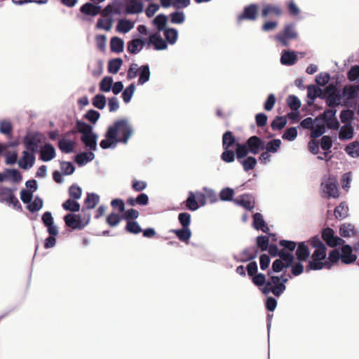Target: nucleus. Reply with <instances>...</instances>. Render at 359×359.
I'll use <instances>...</instances> for the list:
<instances>
[{
    "mask_svg": "<svg viewBox=\"0 0 359 359\" xmlns=\"http://www.w3.org/2000/svg\"><path fill=\"white\" fill-rule=\"evenodd\" d=\"M142 0H126V12L129 14H137L142 12Z\"/></svg>",
    "mask_w": 359,
    "mask_h": 359,
    "instance_id": "obj_21",
    "label": "nucleus"
},
{
    "mask_svg": "<svg viewBox=\"0 0 359 359\" xmlns=\"http://www.w3.org/2000/svg\"><path fill=\"white\" fill-rule=\"evenodd\" d=\"M76 130H72L67 133V135H74L79 132L82 135L92 133V126L83 121L78 120L76 123Z\"/></svg>",
    "mask_w": 359,
    "mask_h": 359,
    "instance_id": "obj_25",
    "label": "nucleus"
},
{
    "mask_svg": "<svg viewBox=\"0 0 359 359\" xmlns=\"http://www.w3.org/2000/svg\"><path fill=\"white\" fill-rule=\"evenodd\" d=\"M297 60L294 52L283 51L280 57V62L285 65H292Z\"/></svg>",
    "mask_w": 359,
    "mask_h": 359,
    "instance_id": "obj_34",
    "label": "nucleus"
},
{
    "mask_svg": "<svg viewBox=\"0 0 359 359\" xmlns=\"http://www.w3.org/2000/svg\"><path fill=\"white\" fill-rule=\"evenodd\" d=\"M62 206L67 211L79 212L80 210V204L73 198H69L65 201L62 203Z\"/></svg>",
    "mask_w": 359,
    "mask_h": 359,
    "instance_id": "obj_42",
    "label": "nucleus"
},
{
    "mask_svg": "<svg viewBox=\"0 0 359 359\" xmlns=\"http://www.w3.org/2000/svg\"><path fill=\"white\" fill-rule=\"evenodd\" d=\"M42 222L43 224L47 227L48 233L51 236H57L58 229L57 227L54 224L53 217L50 212H45L42 215Z\"/></svg>",
    "mask_w": 359,
    "mask_h": 359,
    "instance_id": "obj_15",
    "label": "nucleus"
},
{
    "mask_svg": "<svg viewBox=\"0 0 359 359\" xmlns=\"http://www.w3.org/2000/svg\"><path fill=\"white\" fill-rule=\"evenodd\" d=\"M144 41L141 39H135L128 43L127 50L132 54H137L144 46Z\"/></svg>",
    "mask_w": 359,
    "mask_h": 359,
    "instance_id": "obj_28",
    "label": "nucleus"
},
{
    "mask_svg": "<svg viewBox=\"0 0 359 359\" xmlns=\"http://www.w3.org/2000/svg\"><path fill=\"white\" fill-rule=\"evenodd\" d=\"M171 232L175 233L180 241L187 243H189L191 236V231L189 228L182 227L181 229H172Z\"/></svg>",
    "mask_w": 359,
    "mask_h": 359,
    "instance_id": "obj_31",
    "label": "nucleus"
},
{
    "mask_svg": "<svg viewBox=\"0 0 359 359\" xmlns=\"http://www.w3.org/2000/svg\"><path fill=\"white\" fill-rule=\"evenodd\" d=\"M135 84L131 83L123 90V92L122 93V97H123V101L126 103H128L130 101V100L133 95V93L135 92Z\"/></svg>",
    "mask_w": 359,
    "mask_h": 359,
    "instance_id": "obj_62",
    "label": "nucleus"
},
{
    "mask_svg": "<svg viewBox=\"0 0 359 359\" xmlns=\"http://www.w3.org/2000/svg\"><path fill=\"white\" fill-rule=\"evenodd\" d=\"M124 41L122 39L114 36L111 39L110 48L112 52L121 53L123 50Z\"/></svg>",
    "mask_w": 359,
    "mask_h": 359,
    "instance_id": "obj_36",
    "label": "nucleus"
},
{
    "mask_svg": "<svg viewBox=\"0 0 359 359\" xmlns=\"http://www.w3.org/2000/svg\"><path fill=\"white\" fill-rule=\"evenodd\" d=\"M348 208L345 202H341L339 205L334 209V215L337 219H344L348 216Z\"/></svg>",
    "mask_w": 359,
    "mask_h": 359,
    "instance_id": "obj_41",
    "label": "nucleus"
},
{
    "mask_svg": "<svg viewBox=\"0 0 359 359\" xmlns=\"http://www.w3.org/2000/svg\"><path fill=\"white\" fill-rule=\"evenodd\" d=\"M234 196V190L231 188H224L219 193V198L221 201H231Z\"/></svg>",
    "mask_w": 359,
    "mask_h": 359,
    "instance_id": "obj_60",
    "label": "nucleus"
},
{
    "mask_svg": "<svg viewBox=\"0 0 359 359\" xmlns=\"http://www.w3.org/2000/svg\"><path fill=\"white\" fill-rule=\"evenodd\" d=\"M95 158V155L93 152H89V153H87V152H82V153H80L79 154H77L76 156H75V162L79 165H83L85 164H86L87 163L93 161Z\"/></svg>",
    "mask_w": 359,
    "mask_h": 359,
    "instance_id": "obj_32",
    "label": "nucleus"
},
{
    "mask_svg": "<svg viewBox=\"0 0 359 359\" xmlns=\"http://www.w3.org/2000/svg\"><path fill=\"white\" fill-rule=\"evenodd\" d=\"M133 23L128 20H120L116 26V30L119 32L127 33L133 28Z\"/></svg>",
    "mask_w": 359,
    "mask_h": 359,
    "instance_id": "obj_45",
    "label": "nucleus"
},
{
    "mask_svg": "<svg viewBox=\"0 0 359 359\" xmlns=\"http://www.w3.org/2000/svg\"><path fill=\"white\" fill-rule=\"evenodd\" d=\"M358 86H345L342 90L341 99L344 98L343 105L349 106L350 102L355 99L358 95Z\"/></svg>",
    "mask_w": 359,
    "mask_h": 359,
    "instance_id": "obj_13",
    "label": "nucleus"
},
{
    "mask_svg": "<svg viewBox=\"0 0 359 359\" xmlns=\"http://www.w3.org/2000/svg\"><path fill=\"white\" fill-rule=\"evenodd\" d=\"M245 144L250 152L254 155L257 154L261 150H264L265 148L264 141L256 135L251 136L248 138Z\"/></svg>",
    "mask_w": 359,
    "mask_h": 359,
    "instance_id": "obj_11",
    "label": "nucleus"
},
{
    "mask_svg": "<svg viewBox=\"0 0 359 359\" xmlns=\"http://www.w3.org/2000/svg\"><path fill=\"white\" fill-rule=\"evenodd\" d=\"M80 11L85 15L95 16L100 13L101 6L94 5L91 3H86L81 7Z\"/></svg>",
    "mask_w": 359,
    "mask_h": 359,
    "instance_id": "obj_26",
    "label": "nucleus"
},
{
    "mask_svg": "<svg viewBox=\"0 0 359 359\" xmlns=\"http://www.w3.org/2000/svg\"><path fill=\"white\" fill-rule=\"evenodd\" d=\"M149 43H151L156 50H165L168 47L167 41L163 40L160 34L156 32L149 36Z\"/></svg>",
    "mask_w": 359,
    "mask_h": 359,
    "instance_id": "obj_22",
    "label": "nucleus"
},
{
    "mask_svg": "<svg viewBox=\"0 0 359 359\" xmlns=\"http://www.w3.org/2000/svg\"><path fill=\"white\" fill-rule=\"evenodd\" d=\"M185 205L187 209L191 211H195L199 208L194 192L189 191L188 198L185 201Z\"/></svg>",
    "mask_w": 359,
    "mask_h": 359,
    "instance_id": "obj_47",
    "label": "nucleus"
},
{
    "mask_svg": "<svg viewBox=\"0 0 359 359\" xmlns=\"http://www.w3.org/2000/svg\"><path fill=\"white\" fill-rule=\"evenodd\" d=\"M150 70L147 65H142L139 68V79L138 84L143 85L149 80Z\"/></svg>",
    "mask_w": 359,
    "mask_h": 359,
    "instance_id": "obj_33",
    "label": "nucleus"
},
{
    "mask_svg": "<svg viewBox=\"0 0 359 359\" xmlns=\"http://www.w3.org/2000/svg\"><path fill=\"white\" fill-rule=\"evenodd\" d=\"M113 79L110 76H105L100 83V89L103 92H109L111 90Z\"/></svg>",
    "mask_w": 359,
    "mask_h": 359,
    "instance_id": "obj_63",
    "label": "nucleus"
},
{
    "mask_svg": "<svg viewBox=\"0 0 359 359\" xmlns=\"http://www.w3.org/2000/svg\"><path fill=\"white\" fill-rule=\"evenodd\" d=\"M34 154L29 151H24L22 152V156L18 160V163L21 168L24 170H28L34 165Z\"/></svg>",
    "mask_w": 359,
    "mask_h": 359,
    "instance_id": "obj_14",
    "label": "nucleus"
},
{
    "mask_svg": "<svg viewBox=\"0 0 359 359\" xmlns=\"http://www.w3.org/2000/svg\"><path fill=\"white\" fill-rule=\"evenodd\" d=\"M236 146V155L238 161H239L250 153L246 144L237 143Z\"/></svg>",
    "mask_w": 359,
    "mask_h": 359,
    "instance_id": "obj_44",
    "label": "nucleus"
},
{
    "mask_svg": "<svg viewBox=\"0 0 359 359\" xmlns=\"http://www.w3.org/2000/svg\"><path fill=\"white\" fill-rule=\"evenodd\" d=\"M97 135L93 132L82 135L81 137V140L84 144L85 147L91 151H95L97 149Z\"/></svg>",
    "mask_w": 359,
    "mask_h": 359,
    "instance_id": "obj_20",
    "label": "nucleus"
},
{
    "mask_svg": "<svg viewBox=\"0 0 359 359\" xmlns=\"http://www.w3.org/2000/svg\"><path fill=\"white\" fill-rule=\"evenodd\" d=\"M278 256L280 258V259L284 262L285 268L292 266L294 261V256L291 253L285 252V250H281Z\"/></svg>",
    "mask_w": 359,
    "mask_h": 359,
    "instance_id": "obj_55",
    "label": "nucleus"
},
{
    "mask_svg": "<svg viewBox=\"0 0 359 359\" xmlns=\"http://www.w3.org/2000/svg\"><path fill=\"white\" fill-rule=\"evenodd\" d=\"M236 143V138L232 132L226 131L222 136V147L224 149H229Z\"/></svg>",
    "mask_w": 359,
    "mask_h": 359,
    "instance_id": "obj_37",
    "label": "nucleus"
},
{
    "mask_svg": "<svg viewBox=\"0 0 359 359\" xmlns=\"http://www.w3.org/2000/svg\"><path fill=\"white\" fill-rule=\"evenodd\" d=\"M287 104L292 111H297L301 107L299 99L295 95H289L287 98Z\"/></svg>",
    "mask_w": 359,
    "mask_h": 359,
    "instance_id": "obj_59",
    "label": "nucleus"
},
{
    "mask_svg": "<svg viewBox=\"0 0 359 359\" xmlns=\"http://www.w3.org/2000/svg\"><path fill=\"white\" fill-rule=\"evenodd\" d=\"M282 14V8L280 6L272 4L264 5L262 9V15L264 18H266L270 15H274L277 17H279Z\"/></svg>",
    "mask_w": 359,
    "mask_h": 359,
    "instance_id": "obj_19",
    "label": "nucleus"
},
{
    "mask_svg": "<svg viewBox=\"0 0 359 359\" xmlns=\"http://www.w3.org/2000/svg\"><path fill=\"white\" fill-rule=\"evenodd\" d=\"M92 103L95 107L103 109L106 105V97L102 94H97L93 98Z\"/></svg>",
    "mask_w": 359,
    "mask_h": 359,
    "instance_id": "obj_58",
    "label": "nucleus"
},
{
    "mask_svg": "<svg viewBox=\"0 0 359 359\" xmlns=\"http://www.w3.org/2000/svg\"><path fill=\"white\" fill-rule=\"evenodd\" d=\"M298 36L297 32L294 29V24H288L284 27L283 32L276 36V39L283 46H287L289 41L295 39Z\"/></svg>",
    "mask_w": 359,
    "mask_h": 359,
    "instance_id": "obj_8",
    "label": "nucleus"
},
{
    "mask_svg": "<svg viewBox=\"0 0 359 359\" xmlns=\"http://www.w3.org/2000/svg\"><path fill=\"white\" fill-rule=\"evenodd\" d=\"M122 216L118 213L111 212L106 218V223L111 227L116 226L121 221Z\"/></svg>",
    "mask_w": 359,
    "mask_h": 359,
    "instance_id": "obj_51",
    "label": "nucleus"
},
{
    "mask_svg": "<svg viewBox=\"0 0 359 359\" xmlns=\"http://www.w3.org/2000/svg\"><path fill=\"white\" fill-rule=\"evenodd\" d=\"M76 142L66 139H62L58 142V147L62 152L69 154L74 151Z\"/></svg>",
    "mask_w": 359,
    "mask_h": 359,
    "instance_id": "obj_30",
    "label": "nucleus"
},
{
    "mask_svg": "<svg viewBox=\"0 0 359 359\" xmlns=\"http://www.w3.org/2000/svg\"><path fill=\"white\" fill-rule=\"evenodd\" d=\"M125 231L133 234H137L142 232V228L136 221H128L125 227Z\"/></svg>",
    "mask_w": 359,
    "mask_h": 359,
    "instance_id": "obj_49",
    "label": "nucleus"
},
{
    "mask_svg": "<svg viewBox=\"0 0 359 359\" xmlns=\"http://www.w3.org/2000/svg\"><path fill=\"white\" fill-rule=\"evenodd\" d=\"M55 155V149L51 144H45L40 149V159L43 161H49L53 159Z\"/></svg>",
    "mask_w": 359,
    "mask_h": 359,
    "instance_id": "obj_18",
    "label": "nucleus"
},
{
    "mask_svg": "<svg viewBox=\"0 0 359 359\" xmlns=\"http://www.w3.org/2000/svg\"><path fill=\"white\" fill-rule=\"evenodd\" d=\"M259 7L255 4H251L244 8L242 13L238 15V22L243 20L254 21L257 18Z\"/></svg>",
    "mask_w": 359,
    "mask_h": 359,
    "instance_id": "obj_10",
    "label": "nucleus"
},
{
    "mask_svg": "<svg viewBox=\"0 0 359 359\" xmlns=\"http://www.w3.org/2000/svg\"><path fill=\"white\" fill-rule=\"evenodd\" d=\"M287 280L283 276H271L266 286L261 289V292L265 295L271 292L274 296L279 297L285 290V283Z\"/></svg>",
    "mask_w": 359,
    "mask_h": 359,
    "instance_id": "obj_2",
    "label": "nucleus"
},
{
    "mask_svg": "<svg viewBox=\"0 0 359 359\" xmlns=\"http://www.w3.org/2000/svg\"><path fill=\"white\" fill-rule=\"evenodd\" d=\"M100 196L96 194H88L84 201V204L87 209H93L99 203Z\"/></svg>",
    "mask_w": 359,
    "mask_h": 359,
    "instance_id": "obj_38",
    "label": "nucleus"
},
{
    "mask_svg": "<svg viewBox=\"0 0 359 359\" xmlns=\"http://www.w3.org/2000/svg\"><path fill=\"white\" fill-rule=\"evenodd\" d=\"M122 64L123 60L120 57L110 60L108 62V72L114 74L118 73Z\"/></svg>",
    "mask_w": 359,
    "mask_h": 359,
    "instance_id": "obj_40",
    "label": "nucleus"
},
{
    "mask_svg": "<svg viewBox=\"0 0 359 359\" xmlns=\"http://www.w3.org/2000/svg\"><path fill=\"white\" fill-rule=\"evenodd\" d=\"M82 194V189L76 184H73L69 188V195L70 198L78 200L81 198Z\"/></svg>",
    "mask_w": 359,
    "mask_h": 359,
    "instance_id": "obj_64",
    "label": "nucleus"
},
{
    "mask_svg": "<svg viewBox=\"0 0 359 359\" xmlns=\"http://www.w3.org/2000/svg\"><path fill=\"white\" fill-rule=\"evenodd\" d=\"M322 99H325L326 104L330 107L342 104L340 92L333 84H330L325 88Z\"/></svg>",
    "mask_w": 359,
    "mask_h": 359,
    "instance_id": "obj_4",
    "label": "nucleus"
},
{
    "mask_svg": "<svg viewBox=\"0 0 359 359\" xmlns=\"http://www.w3.org/2000/svg\"><path fill=\"white\" fill-rule=\"evenodd\" d=\"M321 237L326 244L331 248L343 245L345 243L344 240L334 236V230L330 227L325 228L322 231Z\"/></svg>",
    "mask_w": 359,
    "mask_h": 359,
    "instance_id": "obj_9",
    "label": "nucleus"
},
{
    "mask_svg": "<svg viewBox=\"0 0 359 359\" xmlns=\"http://www.w3.org/2000/svg\"><path fill=\"white\" fill-rule=\"evenodd\" d=\"M269 245V238L267 236H259L256 238V248L264 252L268 249Z\"/></svg>",
    "mask_w": 359,
    "mask_h": 359,
    "instance_id": "obj_50",
    "label": "nucleus"
},
{
    "mask_svg": "<svg viewBox=\"0 0 359 359\" xmlns=\"http://www.w3.org/2000/svg\"><path fill=\"white\" fill-rule=\"evenodd\" d=\"M252 281L255 285L259 287L261 290L266 286L268 281H266V276L264 273H257L252 278Z\"/></svg>",
    "mask_w": 359,
    "mask_h": 359,
    "instance_id": "obj_53",
    "label": "nucleus"
},
{
    "mask_svg": "<svg viewBox=\"0 0 359 359\" xmlns=\"http://www.w3.org/2000/svg\"><path fill=\"white\" fill-rule=\"evenodd\" d=\"M240 163L243 165L244 170L248 172L255 168L257 162L255 157L248 156L245 159L241 160Z\"/></svg>",
    "mask_w": 359,
    "mask_h": 359,
    "instance_id": "obj_48",
    "label": "nucleus"
},
{
    "mask_svg": "<svg viewBox=\"0 0 359 359\" xmlns=\"http://www.w3.org/2000/svg\"><path fill=\"white\" fill-rule=\"evenodd\" d=\"M323 93V91H322V90L320 88L315 86L313 85H310L308 87V97L313 100H315L317 97L322 98Z\"/></svg>",
    "mask_w": 359,
    "mask_h": 359,
    "instance_id": "obj_57",
    "label": "nucleus"
},
{
    "mask_svg": "<svg viewBox=\"0 0 359 359\" xmlns=\"http://www.w3.org/2000/svg\"><path fill=\"white\" fill-rule=\"evenodd\" d=\"M253 227L257 230H262L264 233H268L269 228L266 224L263 216L259 212H256L253 215Z\"/></svg>",
    "mask_w": 359,
    "mask_h": 359,
    "instance_id": "obj_24",
    "label": "nucleus"
},
{
    "mask_svg": "<svg viewBox=\"0 0 359 359\" xmlns=\"http://www.w3.org/2000/svg\"><path fill=\"white\" fill-rule=\"evenodd\" d=\"M64 220L68 227L73 229H82L88 224L90 216L88 215L86 219H82L81 215L67 214L65 216Z\"/></svg>",
    "mask_w": 359,
    "mask_h": 359,
    "instance_id": "obj_7",
    "label": "nucleus"
},
{
    "mask_svg": "<svg viewBox=\"0 0 359 359\" xmlns=\"http://www.w3.org/2000/svg\"><path fill=\"white\" fill-rule=\"evenodd\" d=\"M164 31L165 41L170 44H174L177 41L178 32L174 28H166Z\"/></svg>",
    "mask_w": 359,
    "mask_h": 359,
    "instance_id": "obj_43",
    "label": "nucleus"
},
{
    "mask_svg": "<svg viewBox=\"0 0 359 359\" xmlns=\"http://www.w3.org/2000/svg\"><path fill=\"white\" fill-rule=\"evenodd\" d=\"M339 234L344 238H348L355 234L354 226L351 224H343L339 228Z\"/></svg>",
    "mask_w": 359,
    "mask_h": 359,
    "instance_id": "obj_46",
    "label": "nucleus"
},
{
    "mask_svg": "<svg viewBox=\"0 0 359 359\" xmlns=\"http://www.w3.org/2000/svg\"><path fill=\"white\" fill-rule=\"evenodd\" d=\"M4 174L5 175V180L11 178L12 181L15 183H19L22 180L21 173L16 169L6 168Z\"/></svg>",
    "mask_w": 359,
    "mask_h": 359,
    "instance_id": "obj_35",
    "label": "nucleus"
},
{
    "mask_svg": "<svg viewBox=\"0 0 359 359\" xmlns=\"http://www.w3.org/2000/svg\"><path fill=\"white\" fill-rule=\"evenodd\" d=\"M133 134V125L127 118L116 120L108 128L105 139L100 142V145L103 149H107L115 147L118 143L127 144Z\"/></svg>",
    "mask_w": 359,
    "mask_h": 359,
    "instance_id": "obj_1",
    "label": "nucleus"
},
{
    "mask_svg": "<svg viewBox=\"0 0 359 359\" xmlns=\"http://www.w3.org/2000/svg\"><path fill=\"white\" fill-rule=\"evenodd\" d=\"M168 20V18L166 15L163 14L158 15L154 20L153 22L156 26V28L158 31L165 30V25Z\"/></svg>",
    "mask_w": 359,
    "mask_h": 359,
    "instance_id": "obj_54",
    "label": "nucleus"
},
{
    "mask_svg": "<svg viewBox=\"0 0 359 359\" xmlns=\"http://www.w3.org/2000/svg\"><path fill=\"white\" fill-rule=\"evenodd\" d=\"M326 247L315 250L311 255V259L309 262L308 265L306 267V272H309L311 270H320L323 268L329 269V264H325L324 261L326 258Z\"/></svg>",
    "mask_w": 359,
    "mask_h": 359,
    "instance_id": "obj_3",
    "label": "nucleus"
},
{
    "mask_svg": "<svg viewBox=\"0 0 359 359\" xmlns=\"http://www.w3.org/2000/svg\"><path fill=\"white\" fill-rule=\"evenodd\" d=\"M0 202L12 205L14 208L22 209L18 199L15 197L12 189L0 185Z\"/></svg>",
    "mask_w": 359,
    "mask_h": 359,
    "instance_id": "obj_6",
    "label": "nucleus"
},
{
    "mask_svg": "<svg viewBox=\"0 0 359 359\" xmlns=\"http://www.w3.org/2000/svg\"><path fill=\"white\" fill-rule=\"evenodd\" d=\"M341 253L338 250H332L330 252L327 259L325 260V264H328L330 269L333 264H337L341 259Z\"/></svg>",
    "mask_w": 359,
    "mask_h": 359,
    "instance_id": "obj_39",
    "label": "nucleus"
},
{
    "mask_svg": "<svg viewBox=\"0 0 359 359\" xmlns=\"http://www.w3.org/2000/svg\"><path fill=\"white\" fill-rule=\"evenodd\" d=\"M323 191L328 195V197L337 198L339 196L337 187V182L334 178L329 177L325 182L321 184Z\"/></svg>",
    "mask_w": 359,
    "mask_h": 359,
    "instance_id": "obj_12",
    "label": "nucleus"
},
{
    "mask_svg": "<svg viewBox=\"0 0 359 359\" xmlns=\"http://www.w3.org/2000/svg\"><path fill=\"white\" fill-rule=\"evenodd\" d=\"M341 260L343 264H350L355 262L357 256L353 254V249L349 245H344L341 248Z\"/></svg>",
    "mask_w": 359,
    "mask_h": 359,
    "instance_id": "obj_16",
    "label": "nucleus"
},
{
    "mask_svg": "<svg viewBox=\"0 0 359 359\" xmlns=\"http://www.w3.org/2000/svg\"><path fill=\"white\" fill-rule=\"evenodd\" d=\"M309 255L310 251L308 246L304 242L299 243L296 250V256L299 262L306 261Z\"/></svg>",
    "mask_w": 359,
    "mask_h": 359,
    "instance_id": "obj_27",
    "label": "nucleus"
},
{
    "mask_svg": "<svg viewBox=\"0 0 359 359\" xmlns=\"http://www.w3.org/2000/svg\"><path fill=\"white\" fill-rule=\"evenodd\" d=\"M287 124V120L284 116H276L271 123V127L273 130H281Z\"/></svg>",
    "mask_w": 359,
    "mask_h": 359,
    "instance_id": "obj_56",
    "label": "nucleus"
},
{
    "mask_svg": "<svg viewBox=\"0 0 359 359\" xmlns=\"http://www.w3.org/2000/svg\"><path fill=\"white\" fill-rule=\"evenodd\" d=\"M354 129L351 123H347L341 128L339 138L341 140H351L353 137Z\"/></svg>",
    "mask_w": 359,
    "mask_h": 359,
    "instance_id": "obj_29",
    "label": "nucleus"
},
{
    "mask_svg": "<svg viewBox=\"0 0 359 359\" xmlns=\"http://www.w3.org/2000/svg\"><path fill=\"white\" fill-rule=\"evenodd\" d=\"M43 207V201L39 196H36L34 200L27 206L31 212H35L41 210Z\"/></svg>",
    "mask_w": 359,
    "mask_h": 359,
    "instance_id": "obj_61",
    "label": "nucleus"
},
{
    "mask_svg": "<svg viewBox=\"0 0 359 359\" xmlns=\"http://www.w3.org/2000/svg\"><path fill=\"white\" fill-rule=\"evenodd\" d=\"M46 137L41 133L27 134L23 140V144L27 151L35 154L38 152L39 145L44 142Z\"/></svg>",
    "mask_w": 359,
    "mask_h": 359,
    "instance_id": "obj_5",
    "label": "nucleus"
},
{
    "mask_svg": "<svg viewBox=\"0 0 359 359\" xmlns=\"http://www.w3.org/2000/svg\"><path fill=\"white\" fill-rule=\"evenodd\" d=\"M281 141L279 139H273L267 142L264 149L269 153H276L280 148Z\"/></svg>",
    "mask_w": 359,
    "mask_h": 359,
    "instance_id": "obj_52",
    "label": "nucleus"
},
{
    "mask_svg": "<svg viewBox=\"0 0 359 359\" xmlns=\"http://www.w3.org/2000/svg\"><path fill=\"white\" fill-rule=\"evenodd\" d=\"M258 254L259 250L257 249V248L255 246L247 248L241 252V259L240 261L241 262H246L248 261L253 260L257 257Z\"/></svg>",
    "mask_w": 359,
    "mask_h": 359,
    "instance_id": "obj_23",
    "label": "nucleus"
},
{
    "mask_svg": "<svg viewBox=\"0 0 359 359\" xmlns=\"http://www.w3.org/2000/svg\"><path fill=\"white\" fill-rule=\"evenodd\" d=\"M234 203L248 210H252L255 208V204L253 196L248 194L240 196L239 198L234 200Z\"/></svg>",
    "mask_w": 359,
    "mask_h": 359,
    "instance_id": "obj_17",
    "label": "nucleus"
}]
</instances>
